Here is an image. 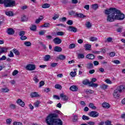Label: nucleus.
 <instances>
[{
	"instance_id": "f257e3e1",
	"label": "nucleus",
	"mask_w": 125,
	"mask_h": 125,
	"mask_svg": "<svg viewBox=\"0 0 125 125\" xmlns=\"http://www.w3.org/2000/svg\"><path fill=\"white\" fill-rule=\"evenodd\" d=\"M104 14L108 15L107 17V22H114L115 20H124L125 18L124 14L120 10L116 8H110L104 10Z\"/></svg>"
},
{
	"instance_id": "f03ea898",
	"label": "nucleus",
	"mask_w": 125,
	"mask_h": 125,
	"mask_svg": "<svg viewBox=\"0 0 125 125\" xmlns=\"http://www.w3.org/2000/svg\"><path fill=\"white\" fill-rule=\"evenodd\" d=\"M48 125H63L62 121L58 119V114L52 113L48 115L46 119Z\"/></svg>"
},
{
	"instance_id": "7ed1b4c3",
	"label": "nucleus",
	"mask_w": 125,
	"mask_h": 125,
	"mask_svg": "<svg viewBox=\"0 0 125 125\" xmlns=\"http://www.w3.org/2000/svg\"><path fill=\"white\" fill-rule=\"evenodd\" d=\"M4 5L5 7H13L16 6V2L14 0H4Z\"/></svg>"
},
{
	"instance_id": "20e7f679",
	"label": "nucleus",
	"mask_w": 125,
	"mask_h": 125,
	"mask_svg": "<svg viewBox=\"0 0 125 125\" xmlns=\"http://www.w3.org/2000/svg\"><path fill=\"white\" fill-rule=\"evenodd\" d=\"M88 115L90 117H92V118H97V117L99 116V113L96 111H92L90 112Z\"/></svg>"
},
{
	"instance_id": "39448f33",
	"label": "nucleus",
	"mask_w": 125,
	"mask_h": 125,
	"mask_svg": "<svg viewBox=\"0 0 125 125\" xmlns=\"http://www.w3.org/2000/svg\"><path fill=\"white\" fill-rule=\"evenodd\" d=\"M25 69L28 71H34L36 69V65L33 64H29L26 65Z\"/></svg>"
},
{
	"instance_id": "423d86ee",
	"label": "nucleus",
	"mask_w": 125,
	"mask_h": 125,
	"mask_svg": "<svg viewBox=\"0 0 125 125\" xmlns=\"http://www.w3.org/2000/svg\"><path fill=\"white\" fill-rule=\"evenodd\" d=\"M116 90L119 92L120 93H122V92H124L125 90V86L124 85H121Z\"/></svg>"
},
{
	"instance_id": "0eeeda50",
	"label": "nucleus",
	"mask_w": 125,
	"mask_h": 125,
	"mask_svg": "<svg viewBox=\"0 0 125 125\" xmlns=\"http://www.w3.org/2000/svg\"><path fill=\"white\" fill-rule=\"evenodd\" d=\"M113 95L116 99H119V98H120V96H121L120 92L116 89L114 90Z\"/></svg>"
},
{
	"instance_id": "6e6552de",
	"label": "nucleus",
	"mask_w": 125,
	"mask_h": 125,
	"mask_svg": "<svg viewBox=\"0 0 125 125\" xmlns=\"http://www.w3.org/2000/svg\"><path fill=\"white\" fill-rule=\"evenodd\" d=\"M67 30L69 31V32H73V33H77L78 29L76 27L74 26H69L67 27Z\"/></svg>"
},
{
	"instance_id": "1a4fd4ad",
	"label": "nucleus",
	"mask_w": 125,
	"mask_h": 125,
	"mask_svg": "<svg viewBox=\"0 0 125 125\" xmlns=\"http://www.w3.org/2000/svg\"><path fill=\"white\" fill-rule=\"evenodd\" d=\"M53 42L55 44H60V43H61V42H62V40H61V39H60L58 37L55 38V39H53Z\"/></svg>"
},
{
	"instance_id": "9d476101",
	"label": "nucleus",
	"mask_w": 125,
	"mask_h": 125,
	"mask_svg": "<svg viewBox=\"0 0 125 125\" xmlns=\"http://www.w3.org/2000/svg\"><path fill=\"white\" fill-rule=\"evenodd\" d=\"M60 96L63 101H67L69 98H68V96H67L66 95L64 94L63 93L60 94Z\"/></svg>"
},
{
	"instance_id": "9b49d317",
	"label": "nucleus",
	"mask_w": 125,
	"mask_h": 125,
	"mask_svg": "<svg viewBox=\"0 0 125 125\" xmlns=\"http://www.w3.org/2000/svg\"><path fill=\"white\" fill-rule=\"evenodd\" d=\"M17 104H19V105H20L21 107H24V106H25V103H24V102L22 101V100H21V99H18L17 101Z\"/></svg>"
},
{
	"instance_id": "f8f14e48",
	"label": "nucleus",
	"mask_w": 125,
	"mask_h": 125,
	"mask_svg": "<svg viewBox=\"0 0 125 125\" xmlns=\"http://www.w3.org/2000/svg\"><path fill=\"white\" fill-rule=\"evenodd\" d=\"M76 17H78V18H85V17H86V16L83 14L82 13H78V12H76Z\"/></svg>"
},
{
	"instance_id": "ddd939ff",
	"label": "nucleus",
	"mask_w": 125,
	"mask_h": 125,
	"mask_svg": "<svg viewBox=\"0 0 125 125\" xmlns=\"http://www.w3.org/2000/svg\"><path fill=\"white\" fill-rule=\"evenodd\" d=\"M54 51L55 52H61L62 51V48L58 46H56L54 48Z\"/></svg>"
},
{
	"instance_id": "4468645a",
	"label": "nucleus",
	"mask_w": 125,
	"mask_h": 125,
	"mask_svg": "<svg viewBox=\"0 0 125 125\" xmlns=\"http://www.w3.org/2000/svg\"><path fill=\"white\" fill-rule=\"evenodd\" d=\"M86 58L88 59L93 60V59H94V58H95V56L92 54H88L86 56Z\"/></svg>"
},
{
	"instance_id": "2eb2a0df",
	"label": "nucleus",
	"mask_w": 125,
	"mask_h": 125,
	"mask_svg": "<svg viewBox=\"0 0 125 125\" xmlns=\"http://www.w3.org/2000/svg\"><path fill=\"white\" fill-rule=\"evenodd\" d=\"M31 97L32 98H34V97H41V95H39L38 92H34L31 93Z\"/></svg>"
},
{
	"instance_id": "dca6fc26",
	"label": "nucleus",
	"mask_w": 125,
	"mask_h": 125,
	"mask_svg": "<svg viewBox=\"0 0 125 125\" xmlns=\"http://www.w3.org/2000/svg\"><path fill=\"white\" fill-rule=\"evenodd\" d=\"M7 33L8 35H13L15 32L14 31V30L12 28H8Z\"/></svg>"
},
{
	"instance_id": "f3484780",
	"label": "nucleus",
	"mask_w": 125,
	"mask_h": 125,
	"mask_svg": "<svg viewBox=\"0 0 125 125\" xmlns=\"http://www.w3.org/2000/svg\"><path fill=\"white\" fill-rule=\"evenodd\" d=\"M70 90H72V91H78L79 88L76 85H72L70 87Z\"/></svg>"
},
{
	"instance_id": "a211bd4d",
	"label": "nucleus",
	"mask_w": 125,
	"mask_h": 125,
	"mask_svg": "<svg viewBox=\"0 0 125 125\" xmlns=\"http://www.w3.org/2000/svg\"><path fill=\"white\" fill-rule=\"evenodd\" d=\"M102 107H103V108L109 109V108H110V104H108L106 102H104L102 104Z\"/></svg>"
},
{
	"instance_id": "6ab92c4d",
	"label": "nucleus",
	"mask_w": 125,
	"mask_h": 125,
	"mask_svg": "<svg viewBox=\"0 0 125 125\" xmlns=\"http://www.w3.org/2000/svg\"><path fill=\"white\" fill-rule=\"evenodd\" d=\"M89 85L91 87H97V86H98V84L95 83L93 82H90L89 83Z\"/></svg>"
},
{
	"instance_id": "aec40b11",
	"label": "nucleus",
	"mask_w": 125,
	"mask_h": 125,
	"mask_svg": "<svg viewBox=\"0 0 125 125\" xmlns=\"http://www.w3.org/2000/svg\"><path fill=\"white\" fill-rule=\"evenodd\" d=\"M6 15H7V16H9V17H12V16H13L14 15V13H13V12L12 11H6L5 12Z\"/></svg>"
},
{
	"instance_id": "412c9836",
	"label": "nucleus",
	"mask_w": 125,
	"mask_h": 125,
	"mask_svg": "<svg viewBox=\"0 0 125 125\" xmlns=\"http://www.w3.org/2000/svg\"><path fill=\"white\" fill-rule=\"evenodd\" d=\"M84 91L86 93V94H88V93H89L90 94H92L94 91L90 89H87L86 90H84Z\"/></svg>"
},
{
	"instance_id": "4be33fe9",
	"label": "nucleus",
	"mask_w": 125,
	"mask_h": 125,
	"mask_svg": "<svg viewBox=\"0 0 125 125\" xmlns=\"http://www.w3.org/2000/svg\"><path fill=\"white\" fill-rule=\"evenodd\" d=\"M87 69L90 70V69H92L93 68V64L92 63H88L86 65Z\"/></svg>"
},
{
	"instance_id": "5701e85b",
	"label": "nucleus",
	"mask_w": 125,
	"mask_h": 125,
	"mask_svg": "<svg viewBox=\"0 0 125 125\" xmlns=\"http://www.w3.org/2000/svg\"><path fill=\"white\" fill-rule=\"evenodd\" d=\"M7 52V49H6L5 47L0 48V54H1V53H4V52Z\"/></svg>"
},
{
	"instance_id": "b1692460",
	"label": "nucleus",
	"mask_w": 125,
	"mask_h": 125,
	"mask_svg": "<svg viewBox=\"0 0 125 125\" xmlns=\"http://www.w3.org/2000/svg\"><path fill=\"white\" fill-rule=\"evenodd\" d=\"M57 58L58 59H60V60H65L66 59V56L63 55H60Z\"/></svg>"
},
{
	"instance_id": "393cba45",
	"label": "nucleus",
	"mask_w": 125,
	"mask_h": 125,
	"mask_svg": "<svg viewBox=\"0 0 125 125\" xmlns=\"http://www.w3.org/2000/svg\"><path fill=\"white\" fill-rule=\"evenodd\" d=\"M84 47L85 48L86 50H90V48H91V45L89 44H85Z\"/></svg>"
},
{
	"instance_id": "a878e982",
	"label": "nucleus",
	"mask_w": 125,
	"mask_h": 125,
	"mask_svg": "<svg viewBox=\"0 0 125 125\" xmlns=\"http://www.w3.org/2000/svg\"><path fill=\"white\" fill-rule=\"evenodd\" d=\"M89 107L92 110H96V106H94V104H93V103H90L89 104Z\"/></svg>"
},
{
	"instance_id": "bb28decb",
	"label": "nucleus",
	"mask_w": 125,
	"mask_h": 125,
	"mask_svg": "<svg viewBox=\"0 0 125 125\" xmlns=\"http://www.w3.org/2000/svg\"><path fill=\"white\" fill-rule=\"evenodd\" d=\"M113 42V38L112 37H108L104 41V42Z\"/></svg>"
},
{
	"instance_id": "cd10ccee",
	"label": "nucleus",
	"mask_w": 125,
	"mask_h": 125,
	"mask_svg": "<svg viewBox=\"0 0 125 125\" xmlns=\"http://www.w3.org/2000/svg\"><path fill=\"white\" fill-rule=\"evenodd\" d=\"M50 59V55H46L44 57V61H49Z\"/></svg>"
},
{
	"instance_id": "c85d7f7f",
	"label": "nucleus",
	"mask_w": 125,
	"mask_h": 125,
	"mask_svg": "<svg viewBox=\"0 0 125 125\" xmlns=\"http://www.w3.org/2000/svg\"><path fill=\"white\" fill-rule=\"evenodd\" d=\"M77 57L78 59H82L83 58H84V55H83V54L79 53L78 54Z\"/></svg>"
},
{
	"instance_id": "c756f323",
	"label": "nucleus",
	"mask_w": 125,
	"mask_h": 125,
	"mask_svg": "<svg viewBox=\"0 0 125 125\" xmlns=\"http://www.w3.org/2000/svg\"><path fill=\"white\" fill-rule=\"evenodd\" d=\"M33 81H34L35 83H38L40 82V80H39V78H38V76H35V77L33 78Z\"/></svg>"
},
{
	"instance_id": "7c9ffc66",
	"label": "nucleus",
	"mask_w": 125,
	"mask_h": 125,
	"mask_svg": "<svg viewBox=\"0 0 125 125\" xmlns=\"http://www.w3.org/2000/svg\"><path fill=\"white\" fill-rule=\"evenodd\" d=\"M49 7H50V4L48 3H45L42 5V8H49Z\"/></svg>"
},
{
	"instance_id": "2f4dec72",
	"label": "nucleus",
	"mask_w": 125,
	"mask_h": 125,
	"mask_svg": "<svg viewBox=\"0 0 125 125\" xmlns=\"http://www.w3.org/2000/svg\"><path fill=\"white\" fill-rule=\"evenodd\" d=\"M99 6L97 4H94L92 5V8L94 9V10H96L98 9Z\"/></svg>"
},
{
	"instance_id": "473e14b6",
	"label": "nucleus",
	"mask_w": 125,
	"mask_h": 125,
	"mask_svg": "<svg viewBox=\"0 0 125 125\" xmlns=\"http://www.w3.org/2000/svg\"><path fill=\"white\" fill-rule=\"evenodd\" d=\"M28 21V18L25 16H23L21 18V21L22 22H25Z\"/></svg>"
},
{
	"instance_id": "72a5a7b5",
	"label": "nucleus",
	"mask_w": 125,
	"mask_h": 125,
	"mask_svg": "<svg viewBox=\"0 0 125 125\" xmlns=\"http://www.w3.org/2000/svg\"><path fill=\"white\" fill-rule=\"evenodd\" d=\"M90 42H97V38L91 37L89 39Z\"/></svg>"
},
{
	"instance_id": "f704fd0d",
	"label": "nucleus",
	"mask_w": 125,
	"mask_h": 125,
	"mask_svg": "<svg viewBox=\"0 0 125 125\" xmlns=\"http://www.w3.org/2000/svg\"><path fill=\"white\" fill-rule=\"evenodd\" d=\"M82 119L83 120V121H88V120H89V117L86 116V115H83L82 116Z\"/></svg>"
},
{
	"instance_id": "c9c22d12",
	"label": "nucleus",
	"mask_w": 125,
	"mask_h": 125,
	"mask_svg": "<svg viewBox=\"0 0 125 125\" xmlns=\"http://www.w3.org/2000/svg\"><path fill=\"white\" fill-rule=\"evenodd\" d=\"M13 52L16 55H20V53L19 52V51H18L16 48L13 49Z\"/></svg>"
},
{
	"instance_id": "e433bc0d",
	"label": "nucleus",
	"mask_w": 125,
	"mask_h": 125,
	"mask_svg": "<svg viewBox=\"0 0 125 125\" xmlns=\"http://www.w3.org/2000/svg\"><path fill=\"white\" fill-rule=\"evenodd\" d=\"M89 83H90V82H89V81L87 79H85V80H83V84H84L85 85L89 84Z\"/></svg>"
},
{
	"instance_id": "4c0bfd02",
	"label": "nucleus",
	"mask_w": 125,
	"mask_h": 125,
	"mask_svg": "<svg viewBox=\"0 0 125 125\" xmlns=\"http://www.w3.org/2000/svg\"><path fill=\"white\" fill-rule=\"evenodd\" d=\"M86 27L88 28V29H89V28H91V23L89 21H87L85 23Z\"/></svg>"
},
{
	"instance_id": "58836bf2",
	"label": "nucleus",
	"mask_w": 125,
	"mask_h": 125,
	"mask_svg": "<svg viewBox=\"0 0 125 125\" xmlns=\"http://www.w3.org/2000/svg\"><path fill=\"white\" fill-rule=\"evenodd\" d=\"M55 87L57 89H62V86L59 84H56Z\"/></svg>"
},
{
	"instance_id": "ea45409f",
	"label": "nucleus",
	"mask_w": 125,
	"mask_h": 125,
	"mask_svg": "<svg viewBox=\"0 0 125 125\" xmlns=\"http://www.w3.org/2000/svg\"><path fill=\"white\" fill-rule=\"evenodd\" d=\"M30 30H31V31H33L34 32H35V31H37V26L33 25L30 27Z\"/></svg>"
},
{
	"instance_id": "a19ab883",
	"label": "nucleus",
	"mask_w": 125,
	"mask_h": 125,
	"mask_svg": "<svg viewBox=\"0 0 125 125\" xmlns=\"http://www.w3.org/2000/svg\"><path fill=\"white\" fill-rule=\"evenodd\" d=\"M24 44L26 46H31V45H32V43L30 42H24Z\"/></svg>"
},
{
	"instance_id": "79ce46f5",
	"label": "nucleus",
	"mask_w": 125,
	"mask_h": 125,
	"mask_svg": "<svg viewBox=\"0 0 125 125\" xmlns=\"http://www.w3.org/2000/svg\"><path fill=\"white\" fill-rule=\"evenodd\" d=\"M69 15H71V16H75L76 17V15L77 14V13L75 12V11H71L69 12Z\"/></svg>"
},
{
	"instance_id": "37998d69",
	"label": "nucleus",
	"mask_w": 125,
	"mask_h": 125,
	"mask_svg": "<svg viewBox=\"0 0 125 125\" xmlns=\"http://www.w3.org/2000/svg\"><path fill=\"white\" fill-rule=\"evenodd\" d=\"M73 121L74 123H76V122H78V116H77V115H73Z\"/></svg>"
},
{
	"instance_id": "c03bdc74",
	"label": "nucleus",
	"mask_w": 125,
	"mask_h": 125,
	"mask_svg": "<svg viewBox=\"0 0 125 125\" xmlns=\"http://www.w3.org/2000/svg\"><path fill=\"white\" fill-rule=\"evenodd\" d=\"M49 26H50V24H49V23H48V22H46V23H45V24L42 25V27H45V28H47V27H49Z\"/></svg>"
},
{
	"instance_id": "a18cd8bd",
	"label": "nucleus",
	"mask_w": 125,
	"mask_h": 125,
	"mask_svg": "<svg viewBox=\"0 0 125 125\" xmlns=\"http://www.w3.org/2000/svg\"><path fill=\"white\" fill-rule=\"evenodd\" d=\"M25 34H26V32L24 31H21V32H19V36H20V37H22L23 36L25 35Z\"/></svg>"
},
{
	"instance_id": "49530a36",
	"label": "nucleus",
	"mask_w": 125,
	"mask_h": 125,
	"mask_svg": "<svg viewBox=\"0 0 125 125\" xmlns=\"http://www.w3.org/2000/svg\"><path fill=\"white\" fill-rule=\"evenodd\" d=\"M75 47H76V45L74 43H72L69 45L68 48H69V49H72V48H75Z\"/></svg>"
},
{
	"instance_id": "de8ad7c7",
	"label": "nucleus",
	"mask_w": 125,
	"mask_h": 125,
	"mask_svg": "<svg viewBox=\"0 0 125 125\" xmlns=\"http://www.w3.org/2000/svg\"><path fill=\"white\" fill-rule=\"evenodd\" d=\"M108 87V85H105V84H103L101 86V88L102 89H107V88Z\"/></svg>"
},
{
	"instance_id": "09e8293b",
	"label": "nucleus",
	"mask_w": 125,
	"mask_h": 125,
	"mask_svg": "<svg viewBox=\"0 0 125 125\" xmlns=\"http://www.w3.org/2000/svg\"><path fill=\"white\" fill-rule=\"evenodd\" d=\"M11 122H12V120L11 119H8L6 120V125H10L11 124Z\"/></svg>"
},
{
	"instance_id": "8fccbe9b",
	"label": "nucleus",
	"mask_w": 125,
	"mask_h": 125,
	"mask_svg": "<svg viewBox=\"0 0 125 125\" xmlns=\"http://www.w3.org/2000/svg\"><path fill=\"white\" fill-rule=\"evenodd\" d=\"M1 91H2V92H8V91H9V89H8V88H1Z\"/></svg>"
},
{
	"instance_id": "3c124183",
	"label": "nucleus",
	"mask_w": 125,
	"mask_h": 125,
	"mask_svg": "<svg viewBox=\"0 0 125 125\" xmlns=\"http://www.w3.org/2000/svg\"><path fill=\"white\" fill-rule=\"evenodd\" d=\"M70 75L71 77H76V75H77V72H71Z\"/></svg>"
},
{
	"instance_id": "603ef678",
	"label": "nucleus",
	"mask_w": 125,
	"mask_h": 125,
	"mask_svg": "<svg viewBox=\"0 0 125 125\" xmlns=\"http://www.w3.org/2000/svg\"><path fill=\"white\" fill-rule=\"evenodd\" d=\"M59 18V14H55L54 15L53 17V20H56V19H58Z\"/></svg>"
},
{
	"instance_id": "864d4df0",
	"label": "nucleus",
	"mask_w": 125,
	"mask_h": 125,
	"mask_svg": "<svg viewBox=\"0 0 125 125\" xmlns=\"http://www.w3.org/2000/svg\"><path fill=\"white\" fill-rule=\"evenodd\" d=\"M58 65V63H52L51 64V67H52L53 68H55V67H57Z\"/></svg>"
},
{
	"instance_id": "5fc2aeb1",
	"label": "nucleus",
	"mask_w": 125,
	"mask_h": 125,
	"mask_svg": "<svg viewBox=\"0 0 125 125\" xmlns=\"http://www.w3.org/2000/svg\"><path fill=\"white\" fill-rule=\"evenodd\" d=\"M10 108H11V109H13V110H14V109L16 108V105L13 104H10Z\"/></svg>"
},
{
	"instance_id": "6e6d98bb",
	"label": "nucleus",
	"mask_w": 125,
	"mask_h": 125,
	"mask_svg": "<svg viewBox=\"0 0 125 125\" xmlns=\"http://www.w3.org/2000/svg\"><path fill=\"white\" fill-rule=\"evenodd\" d=\"M13 125H23V124L21 122H14L13 123Z\"/></svg>"
},
{
	"instance_id": "4d7b16f0",
	"label": "nucleus",
	"mask_w": 125,
	"mask_h": 125,
	"mask_svg": "<svg viewBox=\"0 0 125 125\" xmlns=\"http://www.w3.org/2000/svg\"><path fill=\"white\" fill-rule=\"evenodd\" d=\"M112 122L109 120H107L104 122L105 125H111Z\"/></svg>"
},
{
	"instance_id": "13d9d810",
	"label": "nucleus",
	"mask_w": 125,
	"mask_h": 125,
	"mask_svg": "<svg viewBox=\"0 0 125 125\" xmlns=\"http://www.w3.org/2000/svg\"><path fill=\"white\" fill-rule=\"evenodd\" d=\"M45 33V31L44 30H41L39 32V34L40 36H43L44 34Z\"/></svg>"
},
{
	"instance_id": "bf43d9fd",
	"label": "nucleus",
	"mask_w": 125,
	"mask_h": 125,
	"mask_svg": "<svg viewBox=\"0 0 125 125\" xmlns=\"http://www.w3.org/2000/svg\"><path fill=\"white\" fill-rule=\"evenodd\" d=\"M67 25H73V21H72V20H68L67 21Z\"/></svg>"
},
{
	"instance_id": "052dcab7",
	"label": "nucleus",
	"mask_w": 125,
	"mask_h": 125,
	"mask_svg": "<svg viewBox=\"0 0 125 125\" xmlns=\"http://www.w3.org/2000/svg\"><path fill=\"white\" fill-rule=\"evenodd\" d=\"M57 36H63L64 35V32L61 31V32H58L57 33Z\"/></svg>"
},
{
	"instance_id": "680f3d73",
	"label": "nucleus",
	"mask_w": 125,
	"mask_h": 125,
	"mask_svg": "<svg viewBox=\"0 0 125 125\" xmlns=\"http://www.w3.org/2000/svg\"><path fill=\"white\" fill-rule=\"evenodd\" d=\"M9 57H14V54L13 52L11 51H10V54H8Z\"/></svg>"
},
{
	"instance_id": "e2e57ef3",
	"label": "nucleus",
	"mask_w": 125,
	"mask_h": 125,
	"mask_svg": "<svg viewBox=\"0 0 125 125\" xmlns=\"http://www.w3.org/2000/svg\"><path fill=\"white\" fill-rule=\"evenodd\" d=\"M109 55L110 57H114V56L116 55V53H115L114 52H111L110 53Z\"/></svg>"
},
{
	"instance_id": "0e129e2a",
	"label": "nucleus",
	"mask_w": 125,
	"mask_h": 125,
	"mask_svg": "<svg viewBox=\"0 0 125 125\" xmlns=\"http://www.w3.org/2000/svg\"><path fill=\"white\" fill-rule=\"evenodd\" d=\"M19 72L17 70H15L12 73L13 76H16L17 74H18Z\"/></svg>"
},
{
	"instance_id": "69168bd1",
	"label": "nucleus",
	"mask_w": 125,
	"mask_h": 125,
	"mask_svg": "<svg viewBox=\"0 0 125 125\" xmlns=\"http://www.w3.org/2000/svg\"><path fill=\"white\" fill-rule=\"evenodd\" d=\"M27 37L24 35L21 37V41H25V40H27Z\"/></svg>"
},
{
	"instance_id": "338daca9",
	"label": "nucleus",
	"mask_w": 125,
	"mask_h": 125,
	"mask_svg": "<svg viewBox=\"0 0 125 125\" xmlns=\"http://www.w3.org/2000/svg\"><path fill=\"white\" fill-rule=\"evenodd\" d=\"M40 105V102H36L34 103V106L35 107H39V105Z\"/></svg>"
},
{
	"instance_id": "774afa93",
	"label": "nucleus",
	"mask_w": 125,
	"mask_h": 125,
	"mask_svg": "<svg viewBox=\"0 0 125 125\" xmlns=\"http://www.w3.org/2000/svg\"><path fill=\"white\" fill-rule=\"evenodd\" d=\"M87 124L89 125H95V122L90 121V122H88Z\"/></svg>"
}]
</instances>
